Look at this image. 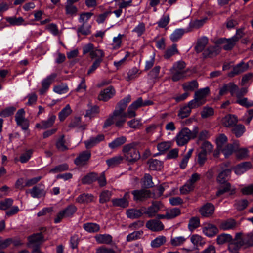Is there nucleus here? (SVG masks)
<instances>
[{
	"instance_id": "nucleus-1",
	"label": "nucleus",
	"mask_w": 253,
	"mask_h": 253,
	"mask_svg": "<svg viewBox=\"0 0 253 253\" xmlns=\"http://www.w3.org/2000/svg\"><path fill=\"white\" fill-rule=\"evenodd\" d=\"M235 242L230 245L231 249L238 251L242 247L245 248L253 246V234L236 233L235 236Z\"/></svg>"
},
{
	"instance_id": "nucleus-3",
	"label": "nucleus",
	"mask_w": 253,
	"mask_h": 253,
	"mask_svg": "<svg viewBox=\"0 0 253 253\" xmlns=\"http://www.w3.org/2000/svg\"><path fill=\"white\" fill-rule=\"evenodd\" d=\"M138 143L133 142L124 146L122 151L126 160L130 163H134L140 158V154L136 149Z\"/></svg>"
},
{
	"instance_id": "nucleus-48",
	"label": "nucleus",
	"mask_w": 253,
	"mask_h": 253,
	"mask_svg": "<svg viewBox=\"0 0 253 253\" xmlns=\"http://www.w3.org/2000/svg\"><path fill=\"white\" fill-rule=\"evenodd\" d=\"M166 242V238L164 236H159L153 240L151 242L152 247L157 248L164 245Z\"/></svg>"
},
{
	"instance_id": "nucleus-64",
	"label": "nucleus",
	"mask_w": 253,
	"mask_h": 253,
	"mask_svg": "<svg viewBox=\"0 0 253 253\" xmlns=\"http://www.w3.org/2000/svg\"><path fill=\"white\" fill-rule=\"evenodd\" d=\"M186 239L187 238L183 236L176 237L171 239L170 243L173 246H179L182 245Z\"/></svg>"
},
{
	"instance_id": "nucleus-59",
	"label": "nucleus",
	"mask_w": 253,
	"mask_h": 253,
	"mask_svg": "<svg viewBox=\"0 0 253 253\" xmlns=\"http://www.w3.org/2000/svg\"><path fill=\"white\" fill-rule=\"evenodd\" d=\"M214 114V110L212 108L210 107H204L201 112V117L203 119L209 118L213 116Z\"/></svg>"
},
{
	"instance_id": "nucleus-24",
	"label": "nucleus",
	"mask_w": 253,
	"mask_h": 253,
	"mask_svg": "<svg viewBox=\"0 0 253 253\" xmlns=\"http://www.w3.org/2000/svg\"><path fill=\"white\" fill-rule=\"evenodd\" d=\"M104 140V135L103 134H99L96 137H90L89 139L85 141L84 143L86 149H90L94 147Z\"/></svg>"
},
{
	"instance_id": "nucleus-15",
	"label": "nucleus",
	"mask_w": 253,
	"mask_h": 253,
	"mask_svg": "<svg viewBox=\"0 0 253 253\" xmlns=\"http://www.w3.org/2000/svg\"><path fill=\"white\" fill-rule=\"evenodd\" d=\"M161 206L160 203L157 201L153 202L151 205L144 210L143 213L149 218L155 217L160 211Z\"/></svg>"
},
{
	"instance_id": "nucleus-45",
	"label": "nucleus",
	"mask_w": 253,
	"mask_h": 253,
	"mask_svg": "<svg viewBox=\"0 0 253 253\" xmlns=\"http://www.w3.org/2000/svg\"><path fill=\"white\" fill-rule=\"evenodd\" d=\"M126 137L125 136H121L116 138L112 142L109 144V147L111 149L116 148L126 142Z\"/></svg>"
},
{
	"instance_id": "nucleus-35",
	"label": "nucleus",
	"mask_w": 253,
	"mask_h": 253,
	"mask_svg": "<svg viewBox=\"0 0 253 253\" xmlns=\"http://www.w3.org/2000/svg\"><path fill=\"white\" fill-rule=\"evenodd\" d=\"M246 131L245 126L242 124H236L232 127L231 132L237 138L242 136Z\"/></svg>"
},
{
	"instance_id": "nucleus-10",
	"label": "nucleus",
	"mask_w": 253,
	"mask_h": 253,
	"mask_svg": "<svg viewBox=\"0 0 253 253\" xmlns=\"http://www.w3.org/2000/svg\"><path fill=\"white\" fill-rule=\"evenodd\" d=\"M133 200L137 202H142L151 197V191L149 190L141 189L132 191Z\"/></svg>"
},
{
	"instance_id": "nucleus-60",
	"label": "nucleus",
	"mask_w": 253,
	"mask_h": 253,
	"mask_svg": "<svg viewBox=\"0 0 253 253\" xmlns=\"http://www.w3.org/2000/svg\"><path fill=\"white\" fill-rule=\"evenodd\" d=\"M6 20L11 25L17 26L22 25L24 21L22 17H10L6 18Z\"/></svg>"
},
{
	"instance_id": "nucleus-33",
	"label": "nucleus",
	"mask_w": 253,
	"mask_h": 253,
	"mask_svg": "<svg viewBox=\"0 0 253 253\" xmlns=\"http://www.w3.org/2000/svg\"><path fill=\"white\" fill-rule=\"evenodd\" d=\"M196 108V107H192L189 102L187 105H184L180 109L178 116L181 119L187 117L190 114L191 109Z\"/></svg>"
},
{
	"instance_id": "nucleus-52",
	"label": "nucleus",
	"mask_w": 253,
	"mask_h": 253,
	"mask_svg": "<svg viewBox=\"0 0 253 253\" xmlns=\"http://www.w3.org/2000/svg\"><path fill=\"white\" fill-rule=\"evenodd\" d=\"M143 234V232L142 230L135 231L129 234L126 238L127 242H131L134 240L140 239Z\"/></svg>"
},
{
	"instance_id": "nucleus-49",
	"label": "nucleus",
	"mask_w": 253,
	"mask_h": 253,
	"mask_svg": "<svg viewBox=\"0 0 253 253\" xmlns=\"http://www.w3.org/2000/svg\"><path fill=\"white\" fill-rule=\"evenodd\" d=\"M91 25L89 24H82L77 29L78 34L88 35L91 33Z\"/></svg>"
},
{
	"instance_id": "nucleus-46",
	"label": "nucleus",
	"mask_w": 253,
	"mask_h": 253,
	"mask_svg": "<svg viewBox=\"0 0 253 253\" xmlns=\"http://www.w3.org/2000/svg\"><path fill=\"white\" fill-rule=\"evenodd\" d=\"M190 241L195 246H203L205 244L204 239L197 234L192 235L190 237Z\"/></svg>"
},
{
	"instance_id": "nucleus-55",
	"label": "nucleus",
	"mask_w": 253,
	"mask_h": 253,
	"mask_svg": "<svg viewBox=\"0 0 253 253\" xmlns=\"http://www.w3.org/2000/svg\"><path fill=\"white\" fill-rule=\"evenodd\" d=\"M77 210V207L75 205L71 204L63 209L62 211L64 212V213L67 217H70L74 215Z\"/></svg>"
},
{
	"instance_id": "nucleus-20",
	"label": "nucleus",
	"mask_w": 253,
	"mask_h": 253,
	"mask_svg": "<svg viewBox=\"0 0 253 253\" xmlns=\"http://www.w3.org/2000/svg\"><path fill=\"white\" fill-rule=\"evenodd\" d=\"M248 68V63L242 61L234 67L233 70L228 74V76L229 77H233L247 71Z\"/></svg>"
},
{
	"instance_id": "nucleus-11",
	"label": "nucleus",
	"mask_w": 253,
	"mask_h": 253,
	"mask_svg": "<svg viewBox=\"0 0 253 253\" xmlns=\"http://www.w3.org/2000/svg\"><path fill=\"white\" fill-rule=\"evenodd\" d=\"M235 237L232 238V236L228 234H221L218 236L216 239V242L219 245H222L225 243H228V249L231 252L237 251V249H231L230 245L235 242Z\"/></svg>"
},
{
	"instance_id": "nucleus-42",
	"label": "nucleus",
	"mask_w": 253,
	"mask_h": 253,
	"mask_svg": "<svg viewBox=\"0 0 253 253\" xmlns=\"http://www.w3.org/2000/svg\"><path fill=\"white\" fill-rule=\"evenodd\" d=\"M231 170L229 169H226L221 171L217 177V181L220 184H225L227 182V178L230 174Z\"/></svg>"
},
{
	"instance_id": "nucleus-9",
	"label": "nucleus",
	"mask_w": 253,
	"mask_h": 253,
	"mask_svg": "<svg viewBox=\"0 0 253 253\" xmlns=\"http://www.w3.org/2000/svg\"><path fill=\"white\" fill-rule=\"evenodd\" d=\"M28 240L27 246L32 249L36 248H40V245L44 241V237L41 233L34 234L29 236Z\"/></svg>"
},
{
	"instance_id": "nucleus-25",
	"label": "nucleus",
	"mask_w": 253,
	"mask_h": 253,
	"mask_svg": "<svg viewBox=\"0 0 253 253\" xmlns=\"http://www.w3.org/2000/svg\"><path fill=\"white\" fill-rule=\"evenodd\" d=\"M221 51V48L217 45L208 47L203 52L204 58L212 57L218 55Z\"/></svg>"
},
{
	"instance_id": "nucleus-19",
	"label": "nucleus",
	"mask_w": 253,
	"mask_h": 253,
	"mask_svg": "<svg viewBox=\"0 0 253 253\" xmlns=\"http://www.w3.org/2000/svg\"><path fill=\"white\" fill-rule=\"evenodd\" d=\"M56 118L55 115L51 114L49 115L47 120H43L39 123H37L35 127L40 129H45L51 127L54 124Z\"/></svg>"
},
{
	"instance_id": "nucleus-40",
	"label": "nucleus",
	"mask_w": 253,
	"mask_h": 253,
	"mask_svg": "<svg viewBox=\"0 0 253 253\" xmlns=\"http://www.w3.org/2000/svg\"><path fill=\"white\" fill-rule=\"evenodd\" d=\"M31 195L33 198H40L45 195V191L43 189L40 188L37 186L33 187L30 190Z\"/></svg>"
},
{
	"instance_id": "nucleus-5",
	"label": "nucleus",
	"mask_w": 253,
	"mask_h": 253,
	"mask_svg": "<svg viewBox=\"0 0 253 253\" xmlns=\"http://www.w3.org/2000/svg\"><path fill=\"white\" fill-rule=\"evenodd\" d=\"M245 35L244 28H240L236 30V34L229 39H220L219 43L224 44L223 49L225 50H231L236 43Z\"/></svg>"
},
{
	"instance_id": "nucleus-37",
	"label": "nucleus",
	"mask_w": 253,
	"mask_h": 253,
	"mask_svg": "<svg viewBox=\"0 0 253 253\" xmlns=\"http://www.w3.org/2000/svg\"><path fill=\"white\" fill-rule=\"evenodd\" d=\"M97 173L92 172L89 173L82 179L84 184H90L97 180Z\"/></svg>"
},
{
	"instance_id": "nucleus-62",
	"label": "nucleus",
	"mask_w": 253,
	"mask_h": 253,
	"mask_svg": "<svg viewBox=\"0 0 253 253\" xmlns=\"http://www.w3.org/2000/svg\"><path fill=\"white\" fill-rule=\"evenodd\" d=\"M93 15L91 12H84L80 15L79 22L81 24H88V21Z\"/></svg>"
},
{
	"instance_id": "nucleus-51",
	"label": "nucleus",
	"mask_w": 253,
	"mask_h": 253,
	"mask_svg": "<svg viewBox=\"0 0 253 253\" xmlns=\"http://www.w3.org/2000/svg\"><path fill=\"white\" fill-rule=\"evenodd\" d=\"M141 72H139V70L134 67L129 70L127 73V76L126 77V79L127 81H131L137 78L140 74Z\"/></svg>"
},
{
	"instance_id": "nucleus-44",
	"label": "nucleus",
	"mask_w": 253,
	"mask_h": 253,
	"mask_svg": "<svg viewBox=\"0 0 253 253\" xmlns=\"http://www.w3.org/2000/svg\"><path fill=\"white\" fill-rule=\"evenodd\" d=\"M112 194L111 191L108 190H104L99 195V202L103 204L108 202L110 200Z\"/></svg>"
},
{
	"instance_id": "nucleus-26",
	"label": "nucleus",
	"mask_w": 253,
	"mask_h": 253,
	"mask_svg": "<svg viewBox=\"0 0 253 253\" xmlns=\"http://www.w3.org/2000/svg\"><path fill=\"white\" fill-rule=\"evenodd\" d=\"M56 77V75L55 74H52L42 81V87L39 90L40 94H43L48 90L50 85Z\"/></svg>"
},
{
	"instance_id": "nucleus-53",
	"label": "nucleus",
	"mask_w": 253,
	"mask_h": 253,
	"mask_svg": "<svg viewBox=\"0 0 253 253\" xmlns=\"http://www.w3.org/2000/svg\"><path fill=\"white\" fill-rule=\"evenodd\" d=\"M123 161V157L121 156L114 157L106 160V163L109 167H115L120 164Z\"/></svg>"
},
{
	"instance_id": "nucleus-57",
	"label": "nucleus",
	"mask_w": 253,
	"mask_h": 253,
	"mask_svg": "<svg viewBox=\"0 0 253 253\" xmlns=\"http://www.w3.org/2000/svg\"><path fill=\"white\" fill-rule=\"evenodd\" d=\"M56 148L58 150L64 151L68 149L67 146L65 144L64 135H62L58 139L56 143Z\"/></svg>"
},
{
	"instance_id": "nucleus-13",
	"label": "nucleus",
	"mask_w": 253,
	"mask_h": 253,
	"mask_svg": "<svg viewBox=\"0 0 253 253\" xmlns=\"http://www.w3.org/2000/svg\"><path fill=\"white\" fill-rule=\"evenodd\" d=\"M130 197L129 192H126L122 198H114L112 200L113 206L114 207H119L122 208H126L129 205Z\"/></svg>"
},
{
	"instance_id": "nucleus-36",
	"label": "nucleus",
	"mask_w": 253,
	"mask_h": 253,
	"mask_svg": "<svg viewBox=\"0 0 253 253\" xmlns=\"http://www.w3.org/2000/svg\"><path fill=\"white\" fill-rule=\"evenodd\" d=\"M84 229L89 233H95L99 231L100 226L97 223L88 222L83 225Z\"/></svg>"
},
{
	"instance_id": "nucleus-41",
	"label": "nucleus",
	"mask_w": 253,
	"mask_h": 253,
	"mask_svg": "<svg viewBox=\"0 0 253 253\" xmlns=\"http://www.w3.org/2000/svg\"><path fill=\"white\" fill-rule=\"evenodd\" d=\"M125 37V35L119 34L117 37H115L113 39V42L112 43V49L117 50L119 49L122 44V38Z\"/></svg>"
},
{
	"instance_id": "nucleus-43",
	"label": "nucleus",
	"mask_w": 253,
	"mask_h": 253,
	"mask_svg": "<svg viewBox=\"0 0 253 253\" xmlns=\"http://www.w3.org/2000/svg\"><path fill=\"white\" fill-rule=\"evenodd\" d=\"M72 113V109L69 104H67L59 113L58 117L60 121H63Z\"/></svg>"
},
{
	"instance_id": "nucleus-32",
	"label": "nucleus",
	"mask_w": 253,
	"mask_h": 253,
	"mask_svg": "<svg viewBox=\"0 0 253 253\" xmlns=\"http://www.w3.org/2000/svg\"><path fill=\"white\" fill-rule=\"evenodd\" d=\"M78 9L74 4H65V13L68 17L73 18L77 15Z\"/></svg>"
},
{
	"instance_id": "nucleus-21",
	"label": "nucleus",
	"mask_w": 253,
	"mask_h": 253,
	"mask_svg": "<svg viewBox=\"0 0 253 253\" xmlns=\"http://www.w3.org/2000/svg\"><path fill=\"white\" fill-rule=\"evenodd\" d=\"M202 231L206 236L211 237L218 233V229L214 225L206 223L203 225Z\"/></svg>"
},
{
	"instance_id": "nucleus-50",
	"label": "nucleus",
	"mask_w": 253,
	"mask_h": 253,
	"mask_svg": "<svg viewBox=\"0 0 253 253\" xmlns=\"http://www.w3.org/2000/svg\"><path fill=\"white\" fill-rule=\"evenodd\" d=\"M183 89L185 91H193L198 87V84L196 80L185 83L182 84Z\"/></svg>"
},
{
	"instance_id": "nucleus-2",
	"label": "nucleus",
	"mask_w": 253,
	"mask_h": 253,
	"mask_svg": "<svg viewBox=\"0 0 253 253\" xmlns=\"http://www.w3.org/2000/svg\"><path fill=\"white\" fill-rule=\"evenodd\" d=\"M198 128L195 127L192 131L187 127L182 128L175 137V141L178 146H182L186 144L190 140L196 137Z\"/></svg>"
},
{
	"instance_id": "nucleus-23",
	"label": "nucleus",
	"mask_w": 253,
	"mask_h": 253,
	"mask_svg": "<svg viewBox=\"0 0 253 253\" xmlns=\"http://www.w3.org/2000/svg\"><path fill=\"white\" fill-rule=\"evenodd\" d=\"M115 90L112 86H109L101 91L98 96L100 100L107 101L115 94Z\"/></svg>"
},
{
	"instance_id": "nucleus-30",
	"label": "nucleus",
	"mask_w": 253,
	"mask_h": 253,
	"mask_svg": "<svg viewBox=\"0 0 253 253\" xmlns=\"http://www.w3.org/2000/svg\"><path fill=\"white\" fill-rule=\"evenodd\" d=\"M222 184L223 185L219 187L216 192V195L217 196H219L228 191L230 192V195H233L235 193V189L231 188V184L229 183H225V184Z\"/></svg>"
},
{
	"instance_id": "nucleus-7",
	"label": "nucleus",
	"mask_w": 253,
	"mask_h": 253,
	"mask_svg": "<svg viewBox=\"0 0 253 253\" xmlns=\"http://www.w3.org/2000/svg\"><path fill=\"white\" fill-rule=\"evenodd\" d=\"M185 67V63L182 61L176 62L173 64L172 67L170 69L173 81L176 82L183 78L185 73L184 70Z\"/></svg>"
},
{
	"instance_id": "nucleus-28",
	"label": "nucleus",
	"mask_w": 253,
	"mask_h": 253,
	"mask_svg": "<svg viewBox=\"0 0 253 253\" xmlns=\"http://www.w3.org/2000/svg\"><path fill=\"white\" fill-rule=\"evenodd\" d=\"M236 221L232 218H230L222 221L220 225V228L223 230L234 229L237 227Z\"/></svg>"
},
{
	"instance_id": "nucleus-14",
	"label": "nucleus",
	"mask_w": 253,
	"mask_h": 253,
	"mask_svg": "<svg viewBox=\"0 0 253 253\" xmlns=\"http://www.w3.org/2000/svg\"><path fill=\"white\" fill-rule=\"evenodd\" d=\"M146 227L153 232H159L164 230V225L160 220L153 219L146 222Z\"/></svg>"
},
{
	"instance_id": "nucleus-54",
	"label": "nucleus",
	"mask_w": 253,
	"mask_h": 253,
	"mask_svg": "<svg viewBox=\"0 0 253 253\" xmlns=\"http://www.w3.org/2000/svg\"><path fill=\"white\" fill-rule=\"evenodd\" d=\"M168 219H173L179 215L181 213L180 210L178 208L169 209L166 211Z\"/></svg>"
},
{
	"instance_id": "nucleus-61",
	"label": "nucleus",
	"mask_w": 253,
	"mask_h": 253,
	"mask_svg": "<svg viewBox=\"0 0 253 253\" xmlns=\"http://www.w3.org/2000/svg\"><path fill=\"white\" fill-rule=\"evenodd\" d=\"M199 225L200 219L198 217H193L189 220L188 223V228L190 231H192L198 227Z\"/></svg>"
},
{
	"instance_id": "nucleus-39",
	"label": "nucleus",
	"mask_w": 253,
	"mask_h": 253,
	"mask_svg": "<svg viewBox=\"0 0 253 253\" xmlns=\"http://www.w3.org/2000/svg\"><path fill=\"white\" fill-rule=\"evenodd\" d=\"M227 142L228 138L224 134L221 133L218 135L216 138L217 149L221 148L222 146L228 144Z\"/></svg>"
},
{
	"instance_id": "nucleus-4",
	"label": "nucleus",
	"mask_w": 253,
	"mask_h": 253,
	"mask_svg": "<svg viewBox=\"0 0 253 253\" xmlns=\"http://www.w3.org/2000/svg\"><path fill=\"white\" fill-rule=\"evenodd\" d=\"M126 115L114 111L104 122L103 127H107L112 124H115L116 127L122 128L126 122Z\"/></svg>"
},
{
	"instance_id": "nucleus-6",
	"label": "nucleus",
	"mask_w": 253,
	"mask_h": 253,
	"mask_svg": "<svg viewBox=\"0 0 253 253\" xmlns=\"http://www.w3.org/2000/svg\"><path fill=\"white\" fill-rule=\"evenodd\" d=\"M210 92L209 88L207 87L199 89L195 92L194 99L189 101L192 107H198L204 104L206 101V98Z\"/></svg>"
},
{
	"instance_id": "nucleus-34",
	"label": "nucleus",
	"mask_w": 253,
	"mask_h": 253,
	"mask_svg": "<svg viewBox=\"0 0 253 253\" xmlns=\"http://www.w3.org/2000/svg\"><path fill=\"white\" fill-rule=\"evenodd\" d=\"M177 54H179V51L177 48V45L176 44H173L171 46L168 47L165 50L164 54V57L166 59H168L172 56Z\"/></svg>"
},
{
	"instance_id": "nucleus-63",
	"label": "nucleus",
	"mask_w": 253,
	"mask_h": 253,
	"mask_svg": "<svg viewBox=\"0 0 253 253\" xmlns=\"http://www.w3.org/2000/svg\"><path fill=\"white\" fill-rule=\"evenodd\" d=\"M127 124L130 128L134 129H139L142 126L141 120L136 119L128 121Z\"/></svg>"
},
{
	"instance_id": "nucleus-27",
	"label": "nucleus",
	"mask_w": 253,
	"mask_h": 253,
	"mask_svg": "<svg viewBox=\"0 0 253 253\" xmlns=\"http://www.w3.org/2000/svg\"><path fill=\"white\" fill-rule=\"evenodd\" d=\"M131 101V96L128 95L126 97L120 100L114 111H117L119 113H126L125 110L127 105V104Z\"/></svg>"
},
{
	"instance_id": "nucleus-12",
	"label": "nucleus",
	"mask_w": 253,
	"mask_h": 253,
	"mask_svg": "<svg viewBox=\"0 0 253 253\" xmlns=\"http://www.w3.org/2000/svg\"><path fill=\"white\" fill-rule=\"evenodd\" d=\"M239 145V141H237L232 144H227L225 146H222L221 148L218 149V150L220 151L225 158H228L234 152L238 150Z\"/></svg>"
},
{
	"instance_id": "nucleus-56",
	"label": "nucleus",
	"mask_w": 253,
	"mask_h": 253,
	"mask_svg": "<svg viewBox=\"0 0 253 253\" xmlns=\"http://www.w3.org/2000/svg\"><path fill=\"white\" fill-rule=\"evenodd\" d=\"M184 32V30L177 29L171 34L170 39L173 42H176L182 37Z\"/></svg>"
},
{
	"instance_id": "nucleus-8",
	"label": "nucleus",
	"mask_w": 253,
	"mask_h": 253,
	"mask_svg": "<svg viewBox=\"0 0 253 253\" xmlns=\"http://www.w3.org/2000/svg\"><path fill=\"white\" fill-rule=\"evenodd\" d=\"M201 178V174L198 173H193L186 183L180 188L181 194H187L193 191L195 188V184Z\"/></svg>"
},
{
	"instance_id": "nucleus-47",
	"label": "nucleus",
	"mask_w": 253,
	"mask_h": 253,
	"mask_svg": "<svg viewBox=\"0 0 253 253\" xmlns=\"http://www.w3.org/2000/svg\"><path fill=\"white\" fill-rule=\"evenodd\" d=\"M149 168L152 170H159L162 168V162L157 159H151L148 162Z\"/></svg>"
},
{
	"instance_id": "nucleus-29",
	"label": "nucleus",
	"mask_w": 253,
	"mask_h": 253,
	"mask_svg": "<svg viewBox=\"0 0 253 253\" xmlns=\"http://www.w3.org/2000/svg\"><path fill=\"white\" fill-rule=\"evenodd\" d=\"M94 238L99 244H110L113 241V237L109 234H98Z\"/></svg>"
},
{
	"instance_id": "nucleus-38",
	"label": "nucleus",
	"mask_w": 253,
	"mask_h": 253,
	"mask_svg": "<svg viewBox=\"0 0 253 253\" xmlns=\"http://www.w3.org/2000/svg\"><path fill=\"white\" fill-rule=\"evenodd\" d=\"M208 43V38L206 37H202L197 41V43L195 46V50L197 52H201L203 51L205 46Z\"/></svg>"
},
{
	"instance_id": "nucleus-22",
	"label": "nucleus",
	"mask_w": 253,
	"mask_h": 253,
	"mask_svg": "<svg viewBox=\"0 0 253 253\" xmlns=\"http://www.w3.org/2000/svg\"><path fill=\"white\" fill-rule=\"evenodd\" d=\"M214 209L212 203H207L200 209L199 212L202 216L209 217L214 213Z\"/></svg>"
},
{
	"instance_id": "nucleus-58",
	"label": "nucleus",
	"mask_w": 253,
	"mask_h": 253,
	"mask_svg": "<svg viewBox=\"0 0 253 253\" xmlns=\"http://www.w3.org/2000/svg\"><path fill=\"white\" fill-rule=\"evenodd\" d=\"M240 146L238 150H236V157L239 159H243L249 156V150L247 148H240Z\"/></svg>"
},
{
	"instance_id": "nucleus-16",
	"label": "nucleus",
	"mask_w": 253,
	"mask_h": 253,
	"mask_svg": "<svg viewBox=\"0 0 253 253\" xmlns=\"http://www.w3.org/2000/svg\"><path fill=\"white\" fill-rule=\"evenodd\" d=\"M91 157L90 151L85 150L81 152L75 159L74 162L77 166H83L87 164Z\"/></svg>"
},
{
	"instance_id": "nucleus-17",
	"label": "nucleus",
	"mask_w": 253,
	"mask_h": 253,
	"mask_svg": "<svg viewBox=\"0 0 253 253\" xmlns=\"http://www.w3.org/2000/svg\"><path fill=\"white\" fill-rule=\"evenodd\" d=\"M238 121V118L236 115L229 114L222 119L221 123L225 127L232 128L237 124Z\"/></svg>"
},
{
	"instance_id": "nucleus-31",
	"label": "nucleus",
	"mask_w": 253,
	"mask_h": 253,
	"mask_svg": "<svg viewBox=\"0 0 253 253\" xmlns=\"http://www.w3.org/2000/svg\"><path fill=\"white\" fill-rule=\"evenodd\" d=\"M95 199L94 196L92 194L83 193L80 195L76 199V202L79 203H85L93 202Z\"/></svg>"
},
{
	"instance_id": "nucleus-18",
	"label": "nucleus",
	"mask_w": 253,
	"mask_h": 253,
	"mask_svg": "<svg viewBox=\"0 0 253 253\" xmlns=\"http://www.w3.org/2000/svg\"><path fill=\"white\" fill-rule=\"evenodd\" d=\"M146 208L145 207H142L139 209L136 208L128 209L126 211V215L129 219H138L142 216L144 214L143 211Z\"/></svg>"
}]
</instances>
